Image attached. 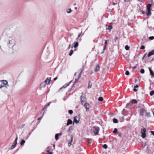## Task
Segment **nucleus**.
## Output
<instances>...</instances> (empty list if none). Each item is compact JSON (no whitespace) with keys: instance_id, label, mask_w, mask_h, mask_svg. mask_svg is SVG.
<instances>
[{"instance_id":"nucleus-27","label":"nucleus","mask_w":154,"mask_h":154,"mask_svg":"<svg viewBox=\"0 0 154 154\" xmlns=\"http://www.w3.org/2000/svg\"><path fill=\"white\" fill-rule=\"evenodd\" d=\"M146 116L148 117H150L151 116L150 115V112H147L146 113Z\"/></svg>"},{"instance_id":"nucleus-14","label":"nucleus","mask_w":154,"mask_h":154,"mask_svg":"<svg viewBox=\"0 0 154 154\" xmlns=\"http://www.w3.org/2000/svg\"><path fill=\"white\" fill-rule=\"evenodd\" d=\"M51 78H48L46 79L45 81H44V82H45V83H47V81H48V83H47V84H49L50 83V81H51Z\"/></svg>"},{"instance_id":"nucleus-2","label":"nucleus","mask_w":154,"mask_h":154,"mask_svg":"<svg viewBox=\"0 0 154 154\" xmlns=\"http://www.w3.org/2000/svg\"><path fill=\"white\" fill-rule=\"evenodd\" d=\"M93 132L96 135L98 134V132L100 130L99 127L97 126H94L93 128Z\"/></svg>"},{"instance_id":"nucleus-12","label":"nucleus","mask_w":154,"mask_h":154,"mask_svg":"<svg viewBox=\"0 0 154 154\" xmlns=\"http://www.w3.org/2000/svg\"><path fill=\"white\" fill-rule=\"evenodd\" d=\"M100 69V66L98 64H97L96 66L95 69V71L96 72H98L99 70Z\"/></svg>"},{"instance_id":"nucleus-21","label":"nucleus","mask_w":154,"mask_h":154,"mask_svg":"<svg viewBox=\"0 0 154 154\" xmlns=\"http://www.w3.org/2000/svg\"><path fill=\"white\" fill-rule=\"evenodd\" d=\"M25 143V141L24 140H21V142H20V145L21 146L23 145Z\"/></svg>"},{"instance_id":"nucleus-33","label":"nucleus","mask_w":154,"mask_h":154,"mask_svg":"<svg viewBox=\"0 0 154 154\" xmlns=\"http://www.w3.org/2000/svg\"><path fill=\"white\" fill-rule=\"evenodd\" d=\"M103 147L104 148V149H106L107 148V146L106 144H104V145H103Z\"/></svg>"},{"instance_id":"nucleus-34","label":"nucleus","mask_w":154,"mask_h":154,"mask_svg":"<svg viewBox=\"0 0 154 154\" xmlns=\"http://www.w3.org/2000/svg\"><path fill=\"white\" fill-rule=\"evenodd\" d=\"M25 126V124H23L21 125V126L19 127V128H20V129L23 128Z\"/></svg>"},{"instance_id":"nucleus-28","label":"nucleus","mask_w":154,"mask_h":154,"mask_svg":"<svg viewBox=\"0 0 154 154\" xmlns=\"http://www.w3.org/2000/svg\"><path fill=\"white\" fill-rule=\"evenodd\" d=\"M73 51L72 50H71L70 51V53L69 54V55L70 56H71L72 54H73Z\"/></svg>"},{"instance_id":"nucleus-11","label":"nucleus","mask_w":154,"mask_h":154,"mask_svg":"<svg viewBox=\"0 0 154 154\" xmlns=\"http://www.w3.org/2000/svg\"><path fill=\"white\" fill-rule=\"evenodd\" d=\"M154 54V49L152 51L150 52H149L148 54V57H149L150 56H152V55Z\"/></svg>"},{"instance_id":"nucleus-16","label":"nucleus","mask_w":154,"mask_h":154,"mask_svg":"<svg viewBox=\"0 0 154 154\" xmlns=\"http://www.w3.org/2000/svg\"><path fill=\"white\" fill-rule=\"evenodd\" d=\"M151 7V4H148L147 5V10H150V8Z\"/></svg>"},{"instance_id":"nucleus-54","label":"nucleus","mask_w":154,"mask_h":154,"mask_svg":"<svg viewBox=\"0 0 154 154\" xmlns=\"http://www.w3.org/2000/svg\"><path fill=\"white\" fill-rule=\"evenodd\" d=\"M82 72H83L82 71H81V72H80V73L79 74V76H80V77L81 75L82 74Z\"/></svg>"},{"instance_id":"nucleus-42","label":"nucleus","mask_w":154,"mask_h":154,"mask_svg":"<svg viewBox=\"0 0 154 154\" xmlns=\"http://www.w3.org/2000/svg\"><path fill=\"white\" fill-rule=\"evenodd\" d=\"M1 83L0 82V83ZM2 84H0V88H1L2 87L5 86L4 85H2Z\"/></svg>"},{"instance_id":"nucleus-36","label":"nucleus","mask_w":154,"mask_h":154,"mask_svg":"<svg viewBox=\"0 0 154 154\" xmlns=\"http://www.w3.org/2000/svg\"><path fill=\"white\" fill-rule=\"evenodd\" d=\"M125 48L126 50H128L129 49V47L128 45H127L125 46Z\"/></svg>"},{"instance_id":"nucleus-49","label":"nucleus","mask_w":154,"mask_h":154,"mask_svg":"<svg viewBox=\"0 0 154 154\" xmlns=\"http://www.w3.org/2000/svg\"><path fill=\"white\" fill-rule=\"evenodd\" d=\"M82 33V32H81L80 33H79V34L78 35V38H77V39H78V38L80 37V36L81 35V34Z\"/></svg>"},{"instance_id":"nucleus-45","label":"nucleus","mask_w":154,"mask_h":154,"mask_svg":"<svg viewBox=\"0 0 154 154\" xmlns=\"http://www.w3.org/2000/svg\"><path fill=\"white\" fill-rule=\"evenodd\" d=\"M91 140V139H90H90H88V143H89V144H90L91 143V141H90V140Z\"/></svg>"},{"instance_id":"nucleus-37","label":"nucleus","mask_w":154,"mask_h":154,"mask_svg":"<svg viewBox=\"0 0 154 154\" xmlns=\"http://www.w3.org/2000/svg\"><path fill=\"white\" fill-rule=\"evenodd\" d=\"M140 72L142 73V74H143L145 72V71H144V70L143 69H142L140 70Z\"/></svg>"},{"instance_id":"nucleus-32","label":"nucleus","mask_w":154,"mask_h":154,"mask_svg":"<svg viewBox=\"0 0 154 154\" xmlns=\"http://www.w3.org/2000/svg\"><path fill=\"white\" fill-rule=\"evenodd\" d=\"M154 94V91H152L150 93V95L151 96H152Z\"/></svg>"},{"instance_id":"nucleus-6","label":"nucleus","mask_w":154,"mask_h":154,"mask_svg":"<svg viewBox=\"0 0 154 154\" xmlns=\"http://www.w3.org/2000/svg\"><path fill=\"white\" fill-rule=\"evenodd\" d=\"M82 105L84 106L86 109V111H88V110L89 109V104L87 103H85L84 104H83Z\"/></svg>"},{"instance_id":"nucleus-18","label":"nucleus","mask_w":154,"mask_h":154,"mask_svg":"<svg viewBox=\"0 0 154 154\" xmlns=\"http://www.w3.org/2000/svg\"><path fill=\"white\" fill-rule=\"evenodd\" d=\"M149 70L150 72V74L152 76H154V74L153 73V72L152 70L150 68H149Z\"/></svg>"},{"instance_id":"nucleus-25","label":"nucleus","mask_w":154,"mask_h":154,"mask_svg":"<svg viewBox=\"0 0 154 154\" xmlns=\"http://www.w3.org/2000/svg\"><path fill=\"white\" fill-rule=\"evenodd\" d=\"M92 86V84L91 82H89L88 83V88H91Z\"/></svg>"},{"instance_id":"nucleus-29","label":"nucleus","mask_w":154,"mask_h":154,"mask_svg":"<svg viewBox=\"0 0 154 154\" xmlns=\"http://www.w3.org/2000/svg\"><path fill=\"white\" fill-rule=\"evenodd\" d=\"M98 100L100 101H102L103 100V98L102 97H99L98 98Z\"/></svg>"},{"instance_id":"nucleus-41","label":"nucleus","mask_w":154,"mask_h":154,"mask_svg":"<svg viewBox=\"0 0 154 154\" xmlns=\"http://www.w3.org/2000/svg\"><path fill=\"white\" fill-rule=\"evenodd\" d=\"M112 26H108V29L109 30H111V29H112Z\"/></svg>"},{"instance_id":"nucleus-20","label":"nucleus","mask_w":154,"mask_h":154,"mask_svg":"<svg viewBox=\"0 0 154 154\" xmlns=\"http://www.w3.org/2000/svg\"><path fill=\"white\" fill-rule=\"evenodd\" d=\"M151 12L150 10H147V12L146 13V15L147 16H150L151 15Z\"/></svg>"},{"instance_id":"nucleus-53","label":"nucleus","mask_w":154,"mask_h":154,"mask_svg":"<svg viewBox=\"0 0 154 154\" xmlns=\"http://www.w3.org/2000/svg\"><path fill=\"white\" fill-rule=\"evenodd\" d=\"M50 103H51V102H49V103H48V104L46 106V107H47L48 106H49L50 105Z\"/></svg>"},{"instance_id":"nucleus-61","label":"nucleus","mask_w":154,"mask_h":154,"mask_svg":"<svg viewBox=\"0 0 154 154\" xmlns=\"http://www.w3.org/2000/svg\"><path fill=\"white\" fill-rule=\"evenodd\" d=\"M70 46H71V45H69V47L68 48V49H69L70 48Z\"/></svg>"},{"instance_id":"nucleus-38","label":"nucleus","mask_w":154,"mask_h":154,"mask_svg":"<svg viewBox=\"0 0 154 154\" xmlns=\"http://www.w3.org/2000/svg\"><path fill=\"white\" fill-rule=\"evenodd\" d=\"M125 74L126 75H128L129 74V71L128 70L126 71Z\"/></svg>"},{"instance_id":"nucleus-26","label":"nucleus","mask_w":154,"mask_h":154,"mask_svg":"<svg viewBox=\"0 0 154 154\" xmlns=\"http://www.w3.org/2000/svg\"><path fill=\"white\" fill-rule=\"evenodd\" d=\"M124 117V116H122L120 117L119 119H120V122H122L123 121Z\"/></svg>"},{"instance_id":"nucleus-8","label":"nucleus","mask_w":154,"mask_h":154,"mask_svg":"<svg viewBox=\"0 0 154 154\" xmlns=\"http://www.w3.org/2000/svg\"><path fill=\"white\" fill-rule=\"evenodd\" d=\"M71 140H69L68 141L69 143H68V146H70L72 145V141L73 140V136L72 135L71 136Z\"/></svg>"},{"instance_id":"nucleus-5","label":"nucleus","mask_w":154,"mask_h":154,"mask_svg":"<svg viewBox=\"0 0 154 154\" xmlns=\"http://www.w3.org/2000/svg\"><path fill=\"white\" fill-rule=\"evenodd\" d=\"M17 139H18V138H17V137L15 139L13 143V144L11 146V149H13L14 148H15V147L16 146V145L17 143Z\"/></svg>"},{"instance_id":"nucleus-24","label":"nucleus","mask_w":154,"mask_h":154,"mask_svg":"<svg viewBox=\"0 0 154 154\" xmlns=\"http://www.w3.org/2000/svg\"><path fill=\"white\" fill-rule=\"evenodd\" d=\"M72 11L71 9H68L66 10V12L67 13H70L72 12Z\"/></svg>"},{"instance_id":"nucleus-55","label":"nucleus","mask_w":154,"mask_h":154,"mask_svg":"<svg viewBox=\"0 0 154 154\" xmlns=\"http://www.w3.org/2000/svg\"><path fill=\"white\" fill-rule=\"evenodd\" d=\"M70 128H69L68 129V130H67V131L69 133V132H70Z\"/></svg>"},{"instance_id":"nucleus-31","label":"nucleus","mask_w":154,"mask_h":154,"mask_svg":"<svg viewBox=\"0 0 154 154\" xmlns=\"http://www.w3.org/2000/svg\"><path fill=\"white\" fill-rule=\"evenodd\" d=\"M117 128H115L114 130V131H113V132L114 133L116 134L117 131Z\"/></svg>"},{"instance_id":"nucleus-15","label":"nucleus","mask_w":154,"mask_h":154,"mask_svg":"<svg viewBox=\"0 0 154 154\" xmlns=\"http://www.w3.org/2000/svg\"><path fill=\"white\" fill-rule=\"evenodd\" d=\"M72 121L70 119H69L67 121V123L66 124V125L68 126L69 125H71L72 123Z\"/></svg>"},{"instance_id":"nucleus-30","label":"nucleus","mask_w":154,"mask_h":154,"mask_svg":"<svg viewBox=\"0 0 154 154\" xmlns=\"http://www.w3.org/2000/svg\"><path fill=\"white\" fill-rule=\"evenodd\" d=\"M137 103V100H133L132 101L131 103L132 104L136 103Z\"/></svg>"},{"instance_id":"nucleus-39","label":"nucleus","mask_w":154,"mask_h":154,"mask_svg":"<svg viewBox=\"0 0 154 154\" xmlns=\"http://www.w3.org/2000/svg\"><path fill=\"white\" fill-rule=\"evenodd\" d=\"M73 111L72 110H69V113L70 114H72L73 113Z\"/></svg>"},{"instance_id":"nucleus-35","label":"nucleus","mask_w":154,"mask_h":154,"mask_svg":"<svg viewBox=\"0 0 154 154\" xmlns=\"http://www.w3.org/2000/svg\"><path fill=\"white\" fill-rule=\"evenodd\" d=\"M126 110L125 109H123L122 112V113L123 115H126V114H125V112Z\"/></svg>"},{"instance_id":"nucleus-50","label":"nucleus","mask_w":154,"mask_h":154,"mask_svg":"<svg viewBox=\"0 0 154 154\" xmlns=\"http://www.w3.org/2000/svg\"><path fill=\"white\" fill-rule=\"evenodd\" d=\"M133 91H137V90L136 89V88H135V87H134V89H133Z\"/></svg>"},{"instance_id":"nucleus-13","label":"nucleus","mask_w":154,"mask_h":154,"mask_svg":"<svg viewBox=\"0 0 154 154\" xmlns=\"http://www.w3.org/2000/svg\"><path fill=\"white\" fill-rule=\"evenodd\" d=\"M46 84H47V83H45L43 82L40 84V86L44 88L45 87Z\"/></svg>"},{"instance_id":"nucleus-10","label":"nucleus","mask_w":154,"mask_h":154,"mask_svg":"<svg viewBox=\"0 0 154 154\" xmlns=\"http://www.w3.org/2000/svg\"><path fill=\"white\" fill-rule=\"evenodd\" d=\"M145 111L144 109L143 108L141 109L140 111V114L142 116H143Z\"/></svg>"},{"instance_id":"nucleus-63","label":"nucleus","mask_w":154,"mask_h":154,"mask_svg":"<svg viewBox=\"0 0 154 154\" xmlns=\"http://www.w3.org/2000/svg\"><path fill=\"white\" fill-rule=\"evenodd\" d=\"M44 113H45V112H44L42 114V117H43V116H44Z\"/></svg>"},{"instance_id":"nucleus-48","label":"nucleus","mask_w":154,"mask_h":154,"mask_svg":"<svg viewBox=\"0 0 154 154\" xmlns=\"http://www.w3.org/2000/svg\"><path fill=\"white\" fill-rule=\"evenodd\" d=\"M47 108V107H45L43 109V111H44V112H45V111H46V109Z\"/></svg>"},{"instance_id":"nucleus-40","label":"nucleus","mask_w":154,"mask_h":154,"mask_svg":"<svg viewBox=\"0 0 154 154\" xmlns=\"http://www.w3.org/2000/svg\"><path fill=\"white\" fill-rule=\"evenodd\" d=\"M149 39L152 40L154 39V37L153 36H150L149 37Z\"/></svg>"},{"instance_id":"nucleus-22","label":"nucleus","mask_w":154,"mask_h":154,"mask_svg":"<svg viewBox=\"0 0 154 154\" xmlns=\"http://www.w3.org/2000/svg\"><path fill=\"white\" fill-rule=\"evenodd\" d=\"M59 135L58 134H57L55 135V139L56 140H57L58 139Z\"/></svg>"},{"instance_id":"nucleus-51","label":"nucleus","mask_w":154,"mask_h":154,"mask_svg":"<svg viewBox=\"0 0 154 154\" xmlns=\"http://www.w3.org/2000/svg\"><path fill=\"white\" fill-rule=\"evenodd\" d=\"M42 117H40L39 118H38V120H40L41 119H42Z\"/></svg>"},{"instance_id":"nucleus-1","label":"nucleus","mask_w":154,"mask_h":154,"mask_svg":"<svg viewBox=\"0 0 154 154\" xmlns=\"http://www.w3.org/2000/svg\"><path fill=\"white\" fill-rule=\"evenodd\" d=\"M5 42L7 46L10 49L9 51H7V53H13L15 50V48L16 46L15 37L14 35L9 34L5 38Z\"/></svg>"},{"instance_id":"nucleus-7","label":"nucleus","mask_w":154,"mask_h":154,"mask_svg":"<svg viewBox=\"0 0 154 154\" xmlns=\"http://www.w3.org/2000/svg\"><path fill=\"white\" fill-rule=\"evenodd\" d=\"M71 82L72 81H71L70 82L66 83V84L64 85L63 86H62L61 88L60 89H61L63 88H66L67 86H68L69 85L70 83H71Z\"/></svg>"},{"instance_id":"nucleus-59","label":"nucleus","mask_w":154,"mask_h":154,"mask_svg":"<svg viewBox=\"0 0 154 154\" xmlns=\"http://www.w3.org/2000/svg\"><path fill=\"white\" fill-rule=\"evenodd\" d=\"M133 69H135L136 68V66H134L133 67Z\"/></svg>"},{"instance_id":"nucleus-19","label":"nucleus","mask_w":154,"mask_h":154,"mask_svg":"<svg viewBox=\"0 0 154 154\" xmlns=\"http://www.w3.org/2000/svg\"><path fill=\"white\" fill-rule=\"evenodd\" d=\"M74 122H75L76 123H78L79 122V121H78L77 120L76 118V117L75 116L74 117Z\"/></svg>"},{"instance_id":"nucleus-62","label":"nucleus","mask_w":154,"mask_h":154,"mask_svg":"<svg viewBox=\"0 0 154 154\" xmlns=\"http://www.w3.org/2000/svg\"><path fill=\"white\" fill-rule=\"evenodd\" d=\"M118 135H119V136L121 137V135L120 134H118Z\"/></svg>"},{"instance_id":"nucleus-43","label":"nucleus","mask_w":154,"mask_h":154,"mask_svg":"<svg viewBox=\"0 0 154 154\" xmlns=\"http://www.w3.org/2000/svg\"><path fill=\"white\" fill-rule=\"evenodd\" d=\"M145 47L143 45H142L141 46V48H140V49H144L145 48Z\"/></svg>"},{"instance_id":"nucleus-17","label":"nucleus","mask_w":154,"mask_h":154,"mask_svg":"<svg viewBox=\"0 0 154 154\" xmlns=\"http://www.w3.org/2000/svg\"><path fill=\"white\" fill-rule=\"evenodd\" d=\"M73 44H74V47L75 48H77L79 45L78 42H74Z\"/></svg>"},{"instance_id":"nucleus-52","label":"nucleus","mask_w":154,"mask_h":154,"mask_svg":"<svg viewBox=\"0 0 154 154\" xmlns=\"http://www.w3.org/2000/svg\"><path fill=\"white\" fill-rule=\"evenodd\" d=\"M151 133L154 136V131H151Z\"/></svg>"},{"instance_id":"nucleus-58","label":"nucleus","mask_w":154,"mask_h":154,"mask_svg":"<svg viewBox=\"0 0 154 154\" xmlns=\"http://www.w3.org/2000/svg\"><path fill=\"white\" fill-rule=\"evenodd\" d=\"M57 77H55V78H54V81H56V80H57Z\"/></svg>"},{"instance_id":"nucleus-46","label":"nucleus","mask_w":154,"mask_h":154,"mask_svg":"<svg viewBox=\"0 0 154 154\" xmlns=\"http://www.w3.org/2000/svg\"><path fill=\"white\" fill-rule=\"evenodd\" d=\"M79 78H80V76H79L78 78H75V82L77 81L78 80V79H79Z\"/></svg>"},{"instance_id":"nucleus-44","label":"nucleus","mask_w":154,"mask_h":154,"mask_svg":"<svg viewBox=\"0 0 154 154\" xmlns=\"http://www.w3.org/2000/svg\"><path fill=\"white\" fill-rule=\"evenodd\" d=\"M49 150H47V153H46V154H52V152H49Z\"/></svg>"},{"instance_id":"nucleus-47","label":"nucleus","mask_w":154,"mask_h":154,"mask_svg":"<svg viewBox=\"0 0 154 154\" xmlns=\"http://www.w3.org/2000/svg\"><path fill=\"white\" fill-rule=\"evenodd\" d=\"M118 39V37L117 36H116L114 39V40L115 42L116 41V40Z\"/></svg>"},{"instance_id":"nucleus-56","label":"nucleus","mask_w":154,"mask_h":154,"mask_svg":"<svg viewBox=\"0 0 154 154\" xmlns=\"http://www.w3.org/2000/svg\"><path fill=\"white\" fill-rule=\"evenodd\" d=\"M138 87H139L138 85H137L134 86V87H135V88H138Z\"/></svg>"},{"instance_id":"nucleus-4","label":"nucleus","mask_w":154,"mask_h":154,"mask_svg":"<svg viewBox=\"0 0 154 154\" xmlns=\"http://www.w3.org/2000/svg\"><path fill=\"white\" fill-rule=\"evenodd\" d=\"M85 95L82 94L81 97V100L82 102V104L83 105V103L85 101Z\"/></svg>"},{"instance_id":"nucleus-64","label":"nucleus","mask_w":154,"mask_h":154,"mask_svg":"<svg viewBox=\"0 0 154 154\" xmlns=\"http://www.w3.org/2000/svg\"><path fill=\"white\" fill-rule=\"evenodd\" d=\"M142 13H143V14H145V12H144V11H143L142 12Z\"/></svg>"},{"instance_id":"nucleus-23","label":"nucleus","mask_w":154,"mask_h":154,"mask_svg":"<svg viewBox=\"0 0 154 154\" xmlns=\"http://www.w3.org/2000/svg\"><path fill=\"white\" fill-rule=\"evenodd\" d=\"M113 121V122L115 123H116L118 122V120L116 119H114Z\"/></svg>"},{"instance_id":"nucleus-9","label":"nucleus","mask_w":154,"mask_h":154,"mask_svg":"<svg viewBox=\"0 0 154 154\" xmlns=\"http://www.w3.org/2000/svg\"><path fill=\"white\" fill-rule=\"evenodd\" d=\"M0 82L1 84H3L4 85H6L8 84V82L5 80H3L1 81Z\"/></svg>"},{"instance_id":"nucleus-60","label":"nucleus","mask_w":154,"mask_h":154,"mask_svg":"<svg viewBox=\"0 0 154 154\" xmlns=\"http://www.w3.org/2000/svg\"><path fill=\"white\" fill-rule=\"evenodd\" d=\"M107 41H106H106H105V46H106V44H107Z\"/></svg>"},{"instance_id":"nucleus-3","label":"nucleus","mask_w":154,"mask_h":154,"mask_svg":"<svg viewBox=\"0 0 154 154\" xmlns=\"http://www.w3.org/2000/svg\"><path fill=\"white\" fill-rule=\"evenodd\" d=\"M146 129L145 128H143L141 130V133L142 134L141 136L142 137L144 138L146 137Z\"/></svg>"},{"instance_id":"nucleus-57","label":"nucleus","mask_w":154,"mask_h":154,"mask_svg":"<svg viewBox=\"0 0 154 154\" xmlns=\"http://www.w3.org/2000/svg\"><path fill=\"white\" fill-rule=\"evenodd\" d=\"M58 134L59 135V136H61L62 134V133L61 132L59 134Z\"/></svg>"}]
</instances>
